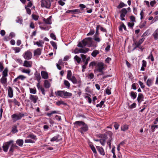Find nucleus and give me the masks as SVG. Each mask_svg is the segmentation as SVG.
Masks as SVG:
<instances>
[{
    "mask_svg": "<svg viewBox=\"0 0 158 158\" xmlns=\"http://www.w3.org/2000/svg\"><path fill=\"white\" fill-rule=\"evenodd\" d=\"M67 79L70 81L74 84L80 85L81 81L80 79L77 80L73 75H72V73L70 70H68L67 71Z\"/></svg>",
    "mask_w": 158,
    "mask_h": 158,
    "instance_id": "nucleus-1",
    "label": "nucleus"
},
{
    "mask_svg": "<svg viewBox=\"0 0 158 158\" xmlns=\"http://www.w3.org/2000/svg\"><path fill=\"white\" fill-rule=\"evenodd\" d=\"M92 44V39L90 37H88L83 40L81 42H79L77 46L81 48H83V46H85L90 47Z\"/></svg>",
    "mask_w": 158,
    "mask_h": 158,
    "instance_id": "nucleus-2",
    "label": "nucleus"
},
{
    "mask_svg": "<svg viewBox=\"0 0 158 158\" xmlns=\"http://www.w3.org/2000/svg\"><path fill=\"white\" fill-rule=\"evenodd\" d=\"M52 0H41V6L46 8H49Z\"/></svg>",
    "mask_w": 158,
    "mask_h": 158,
    "instance_id": "nucleus-3",
    "label": "nucleus"
},
{
    "mask_svg": "<svg viewBox=\"0 0 158 158\" xmlns=\"http://www.w3.org/2000/svg\"><path fill=\"white\" fill-rule=\"evenodd\" d=\"M97 70L99 72L101 73V74H98V76L104 74L103 70L104 69V64L102 62H99L97 64Z\"/></svg>",
    "mask_w": 158,
    "mask_h": 158,
    "instance_id": "nucleus-4",
    "label": "nucleus"
},
{
    "mask_svg": "<svg viewBox=\"0 0 158 158\" xmlns=\"http://www.w3.org/2000/svg\"><path fill=\"white\" fill-rule=\"evenodd\" d=\"M23 56L25 59L30 60L31 59L32 57V53L29 50H28L24 53Z\"/></svg>",
    "mask_w": 158,
    "mask_h": 158,
    "instance_id": "nucleus-5",
    "label": "nucleus"
},
{
    "mask_svg": "<svg viewBox=\"0 0 158 158\" xmlns=\"http://www.w3.org/2000/svg\"><path fill=\"white\" fill-rule=\"evenodd\" d=\"M24 136L27 138H30L35 141H36L37 139V138L36 137V136L32 133H27L24 135Z\"/></svg>",
    "mask_w": 158,
    "mask_h": 158,
    "instance_id": "nucleus-6",
    "label": "nucleus"
},
{
    "mask_svg": "<svg viewBox=\"0 0 158 158\" xmlns=\"http://www.w3.org/2000/svg\"><path fill=\"white\" fill-rule=\"evenodd\" d=\"M29 99L31 102H33L34 103H35L38 99V98L37 95L30 94L29 96Z\"/></svg>",
    "mask_w": 158,
    "mask_h": 158,
    "instance_id": "nucleus-7",
    "label": "nucleus"
},
{
    "mask_svg": "<svg viewBox=\"0 0 158 158\" xmlns=\"http://www.w3.org/2000/svg\"><path fill=\"white\" fill-rule=\"evenodd\" d=\"M10 145V141L4 143L2 148L3 150L5 152H7V151Z\"/></svg>",
    "mask_w": 158,
    "mask_h": 158,
    "instance_id": "nucleus-8",
    "label": "nucleus"
},
{
    "mask_svg": "<svg viewBox=\"0 0 158 158\" xmlns=\"http://www.w3.org/2000/svg\"><path fill=\"white\" fill-rule=\"evenodd\" d=\"M84 123H85L82 121H77L74 123V124L75 125V127L77 128L79 127H81Z\"/></svg>",
    "mask_w": 158,
    "mask_h": 158,
    "instance_id": "nucleus-9",
    "label": "nucleus"
},
{
    "mask_svg": "<svg viewBox=\"0 0 158 158\" xmlns=\"http://www.w3.org/2000/svg\"><path fill=\"white\" fill-rule=\"evenodd\" d=\"M81 130L80 132L82 134L84 132L87 131L88 130V127L87 125L85 123L81 127Z\"/></svg>",
    "mask_w": 158,
    "mask_h": 158,
    "instance_id": "nucleus-10",
    "label": "nucleus"
},
{
    "mask_svg": "<svg viewBox=\"0 0 158 158\" xmlns=\"http://www.w3.org/2000/svg\"><path fill=\"white\" fill-rule=\"evenodd\" d=\"M41 75L44 79H47L48 78V73L45 71H42L41 72Z\"/></svg>",
    "mask_w": 158,
    "mask_h": 158,
    "instance_id": "nucleus-11",
    "label": "nucleus"
},
{
    "mask_svg": "<svg viewBox=\"0 0 158 158\" xmlns=\"http://www.w3.org/2000/svg\"><path fill=\"white\" fill-rule=\"evenodd\" d=\"M12 120L14 122L18 120L21 118V117L19 115L14 114L11 116Z\"/></svg>",
    "mask_w": 158,
    "mask_h": 158,
    "instance_id": "nucleus-12",
    "label": "nucleus"
},
{
    "mask_svg": "<svg viewBox=\"0 0 158 158\" xmlns=\"http://www.w3.org/2000/svg\"><path fill=\"white\" fill-rule=\"evenodd\" d=\"M96 148L101 155L104 156L105 155L104 150L102 147L99 146H96Z\"/></svg>",
    "mask_w": 158,
    "mask_h": 158,
    "instance_id": "nucleus-13",
    "label": "nucleus"
},
{
    "mask_svg": "<svg viewBox=\"0 0 158 158\" xmlns=\"http://www.w3.org/2000/svg\"><path fill=\"white\" fill-rule=\"evenodd\" d=\"M32 63L31 61L25 60L24 61L23 66L26 67H31Z\"/></svg>",
    "mask_w": 158,
    "mask_h": 158,
    "instance_id": "nucleus-14",
    "label": "nucleus"
},
{
    "mask_svg": "<svg viewBox=\"0 0 158 158\" xmlns=\"http://www.w3.org/2000/svg\"><path fill=\"white\" fill-rule=\"evenodd\" d=\"M41 50L40 48H37L34 51V54L35 56H39L41 55Z\"/></svg>",
    "mask_w": 158,
    "mask_h": 158,
    "instance_id": "nucleus-15",
    "label": "nucleus"
},
{
    "mask_svg": "<svg viewBox=\"0 0 158 158\" xmlns=\"http://www.w3.org/2000/svg\"><path fill=\"white\" fill-rule=\"evenodd\" d=\"M44 43V42L42 40H39L38 41H37L35 43L34 42V45L36 44L38 47L43 46V44Z\"/></svg>",
    "mask_w": 158,
    "mask_h": 158,
    "instance_id": "nucleus-16",
    "label": "nucleus"
},
{
    "mask_svg": "<svg viewBox=\"0 0 158 158\" xmlns=\"http://www.w3.org/2000/svg\"><path fill=\"white\" fill-rule=\"evenodd\" d=\"M64 91H57L56 93V95L62 98H64Z\"/></svg>",
    "mask_w": 158,
    "mask_h": 158,
    "instance_id": "nucleus-17",
    "label": "nucleus"
},
{
    "mask_svg": "<svg viewBox=\"0 0 158 158\" xmlns=\"http://www.w3.org/2000/svg\"><path fill=\"white\" fill-rule=\"evenodd\" d=\"M52 16H49L48 18L46 19H44V21L45 23L48 24H52L51 21Z\"/></svg>",
    "mask_w": 158,
    "mask_h": 158,
    "instance_id": "nucleus-18",
    "label": "nucleus"
},
{
    "mask_svg": "<svg viewBox=\"0 0 158 158\" xmlns=\"http://www.w3.org/2000/svg\"><path fill=\"white\" fill-rule=\"evenodd\" d=\"M143 97L141 94H139L137 98V100L138 102L140 103L143 100Z\"/></svg>",
    "mask_w": 158,
    "mask_h": 158,
    "instance_id": "nucleus-19",
    "label": "nucleus"
},
{
    "mask_svg": "<svg viewBox=\"0 0 158 158\" xmlns=\"http://www.w3.org/2000/svg\"><path fill=\"white\" fill-rule=\"evenodd\" d=\"M155 40H157L158 39V28L156 29L152 34Z\"/></svg>",
    "mask_w": 158,
    "mask_h": 158,
    "instance_id": "nucleus-20",
    "label": "nucleus"
},
{
    "mask_svg": "<svg viewBox=\"0 0 158 158\" xmlns=\"http://www.w3.org/2000/svg\"><path fill=\"white\" fill-rule=\"evenodd\" d=\"M44 87L46 88H48L50 86V84L48 80H45L44 81Z\"/></svg>",
    "mask_w": 158,
    "mask_h": 158,
    "instance_id": "nucleus-21",
    "label": "nucleus"
},
{
    "mask_svg": "<svg viewBox=\"0 0 158 158\" xmlns=\"http://www.w3.org/2000/svg\"><path fill=\"white\" fill-rule=\"evenodd\" d=\"M89 49L87 48H80V53H86L89 51Z\"/></svg>",
    "mask_w": 158,
    "mask_h": 158,
    "instance_id": "nucleus-22",
    "label": "nucleus"
},
{
    "mask_svg": "<svg viewBox=\"0 0 158 158\" xmlns=\"http://www.w3.org/2000/svg\"><path fill=\"white\" fill-rule=\"evenodd\" d=\"M16 21L17 23H19L20 24H22L23 22V19L21 17L18 16L17 17Z\"/></svg>",
    "mask_w": 158,
    "mask_h": 158,
    "instance_id": "nucleus-23",
    "label": "nucleus"
},
{
    "mask_svg": "<svg viewBox=\"0 0 158 158\" xmlns=\"http://www.w3.org/2000/svg\"><path fill=\"white\" fill-rule=\"evenodd\" d=\"M12 49L14 51L15 53L19 52L21 50V49L18 47H13L12 48Z\"/></svg>",
    "mask_w": 158,
    "mask_h": 158,
    "instance_id": "nucleus-24",
    "label": "nucleus"
},
{
    "mask_svg": "<svg viewBox=\"0 0 158 158\" xmlns=\"http://www.w3.org/2000/svg\"><path fill=\"white\" fill-rule=\"evenodd\" d=\"M29 89L31 94H35L36 93L37 91L35 88L34 87L33 88H29Z\"/></svg>",
    "mask_w": 158,
    "mask_h": 158,
    "instance_id": "nucleus-25",
    "label": "nucleus"
},
{
    "mask_svg": "<svg viewBox=\"0 0 158 158\" xmlns=\"http://www.w3.org/2000/svg\"><path fill=\"white\" fill-rule=\"evenodd\" d=\"M16 143L20 146H22L23 143V139H19L16 141Z\"/></svg>",
    "mask_w": 158,
    "mask_h": 158,
    "instance_id": "nucleus-26",
    "label": "nucleus"
},
{
    "mask_svg": "<svg viewBox=\"0 0 158 158\" xmlns=\"http://www.w3.org/2000/svg\"><path fill=\"white\" fill-rule=\"evenodd\" d=\"M94 39L97 42H99L101 40L100 38L96 34L94 35Z\"/></svg>",
    "mask_w": 158,
    "mask_h": 158,
    "instance_id": "nucleus-27",
    "label": "nucleus"
},
{
    "mask_svg": "<svg viewBox=\"0 0 158 158\" xmlns=\"http://www.w3.org/2000/svg\"><path fill=\"white\" fill-rule=\"evenodd\" d=\"M130 95L133 99H135L136 97V93L133 91L130 92Z\"/></svg>",
    "mask_w": 158,
    "mask_h": 158,
    "instance_id": "nucleus-28",
    "label": "nucleus"
},
{
    "mask_svg": "<svg viewBox=\"0 0 158 158\" xmlns=\"http://www.w3.org/2000/svg\"><path fill=\"white\" fill-rule=\"evenodd\" d=\"M64 98H68L71 96L72 95V93L69 92H68L64 91Z\"/></svg>",
    "mask_w": 158,
    "mask_h": 158,
    "instance_id": "nucleus-29",
    "label": "nucleus"
},
{
    "mask_svg": "<svg viewBox=\"0 0 158 158\" xmlns=\"http://www.w3.org/2000/svg\"><path fill=\"white\" fill-rule=\"evenodd\" d=\"M59 137V135H57L54 136V137L52 138L51 139V141H58L59 140V139H58Z\"/></svg>",
    "mask_w": 158,
    "mask_h": 158,
    "instance_id": "nucleus-30",
    "label": "nucleus"
},
{
    "mask_svg": "<svg viewBox=\"0 0 158 158\" xmlns=\"http://www.w3.org/2000/svg\"><path fill=\"white\" fill-rule=\"evenodd\" d=\"M18 130L17 129V127L16 126H14L12 127L11 132L13 133H15L17 132Z\"/></svg>",
    "mask_w": 158,
    "mask_h": 158,
    "instance_id": "nucleus-31",
    "label": "nucleus"
},
{
    "mask_svg": "<svg viewBox=\"0 0 158 158\" xmlns=\"http://www.w3.org/2000/svg\"><path fill=\"white\" fill-rule=\"evenodd\" d=\"M99 52L97 50H95L94 51L92 52V54H91V55L94 57H95L96 56H97V54H99Z\"/></svg>",
    "mask_w": 158,
    "mask_h": 158,
    "instance_id": "nucleus-32",
    "label": "nucleus"
},
{
    "mask_svg": "<svg viewBox=\"0 0 158 158\" xmlns=\"http://www.w3.org/2000/svg\"><path fill=\"white\" fill-rule=\"evenodd\" d=\"M128 126L127 125L124 124L121 127V130L123 131H125L128 129Z\"/></svg>",
    "mask_w": 158,
    "mask_h": 158,
    "instance_id": "nucleus-33",
    "label": "nucleus"
},
{
    "mask_svg": "<svg viewBox=\"0 0 158 158\" xmlns=\"http://www.w3.org/2000/svg\"><path fill=\"white\" fill-rule=\"evenodd\" d=\"M8 69L6 68L2 72V77H6L7 76Z\"/></svg>",
    "mask_w": 158,
    "mask_h": 158,
    "instance_id": "nucleus-34",
    "label": "nucleus"
},
{
    "mask_svg": "<svg viewBox=\"0 0 158 158\" xmlns=\"http://www.w3.org/2000/svg\"><path fill=\"white\" fill-rule=\"evenodd\" d=\"M127 5L126 4H125L123 2H120L119 5L118 6L117 8L118 9L121 8L124 6H127Z\"/></svg>",
    "mask_w": 158,
    "mask_h": 158,
    "instance_id": "nucleus-35",
    "label": "nucleus"
},
{
    "mask_svg": "<svg viewBox=\"0 0 158 158\" xmlns=\"http://www.w3.org/2000/svg\"><path fill=\"white\" fill-rule=\"evenodd\" d=\"M89 146L93 153L94 154H97V152L94 146L93 145L91 144H90Z\"/></svg>",
    "mask_w": 158,
    "mask_h": 158,
    "instance_id": "nucleus-36",
    "label": "nucleus"
},
{
    "mask_svg": "<svg viewBox=\"0 0 158 158\" xmlns=\"http://www.w3.org/2000/svg\"><path fill=\"white\" fill-rule=\"evenodd\" d=\"M10 102H13L15 105H17L18 106H19L20 105V103L15 99L10 100Z\"/></svg>",
    "mask_w": 158,
    "mask_h": 158,
    "instance_id": "nucleus-37",
    "label": "nucleus"
},
{
    "mask_svg": "<svg viewBox=\"0 0 158 158\" xmlns=\"http://www.w3.org/2000/svg\"><path fill=\"white\" fill-rule=\"evenodd\" d=\"M0 81L2 84H5L6 81V77H2L0 79Z\"/></svg>",
    "mask_w": 158,
    "mask_h": 158,
    "instance_id": "nucleus-38",
    "label": "nucleus"
},
{
    "mask_svg": "<svg viewBox=\"0 0 158 158\" xmlns=\"http://www.w3.org/2000/svg\"><path fill=\"white\" fill-rule=\"evenodd\" d=\"M64 84L68 88L70 87V84L67 80H64Z\"/></svg>",
    "mask_w": 158,
    "mask_h": 158,
    "instance_id": "nucleus-39",
    "label": "nucleus"
},
{
    "mask_svg": "<svg viewBox=\"0 0 158 158\" xmlns=\"http://www.w3.org/2000/svg\"><path fill=\"white\" fill-rule=\"evenodd\" d=\"M50 43L52 46L53 47L54 49L56 50L57 49V45L56 43L54 41H52L50 42Z\"/></svg>",
    "mask_w": 158,
    "mask_h": 158,
    "instance_id": "nucleus-40",
    "label": "nucleus"
},
{
    "mask_svg": "<svg viewBox=\"0 0 158 158\" xmlns=\"http://www.w3.org/2000/svg\"><path fill=\"white\" fill-rule=\"evenodd\" d=\"M69 11H72V13L79 14L80 13V11L79 9H75L73 10H70Z\"/></svg>",
    "mask_w": 158,
    "mask_h": 158,
    "instance_id": "nucleus-41",
    "label": "nucleus"
},
{
    "mask_svg": "<svg viewBox=\"0 0 158 158\" xmlns=\"http://www.w3.org/2000/svg\"><path fill=\"white\" fill-rule=\"evenodd\" d=\"M56 104L58 106H60V105L61 104L65 105L66 104V103L62 101H59L56 102Z\"/></svg>",
    "mask_w": 158,
    "mask_h": 158,
    "instance_id": "nucleus-42",
    "label": "nucleus"
},
{
    "mask_svg": "<svg viewBox=\"0 0 158 158\" xmlns=\"http://www.w3.org/2000/svg\"><path fill=\"white\" fill-rule=\"evenodd\" d=\"M74 59L78 63H79L81 60V58L77 55L74 56Z\"/></svg>",
    "mask_w": 158,
    "mask_h": 158,
    "instance_id": "nucleus-43",
    "label": "nucleus"
},
{
    "mask_svg": "<svg viewBox=\"0 0 158 158\" xmlns=\"http://www.w3.org/2000/svg\"><path fill=\"white\" fill-rule=\"evenodd\" d=\"M127 12V10L126 8H123L120 11V13L122 14L126 15Z\"/></svg>",
    "mask_w": 158,
    "mask_h": 158,
    "instance_id": "nucleus-44",
    "label": "nucleus"
},
{
    "mask_svg": "<svg viewBox=\"0 0 158 158\" xmlns=\"http://www.w3.org/2000/svg\"><path fill=\"white\" fill-rule=\"evenodd\" d=\"M152 81L149 79H148L147 81V84L148 86L149 87L150 86L152 85Z\"/></svg>",
    "mask_w": 158,
    "mask_h": 158,
    "instance_id": "nucleus-45",
    "label": "nucleus"
},
{
    "mask_svg": "<svg viewBox=\"0 0 158 158\" xmlns=\"http://www.w3.org/2000/svg\"><path fill=\"white\" fill-rule=\"evenodd\" d=\"M25 143H33L35 142L34 140H33L31 139H26L25 140Z\"/></svg>",
    "mask_w": 158,
    "mask_h": 158,
    "instance_id": "nucleus-46",
    "label": "nucleus"
},
{
    "mask_svg": "<svg viewBox=\"0 0 158 158\" xmlns=\"http://www.w3.org/2000/svg\"><path fill=\"white\" fill-rule=\"evenodd\" d=\"M94 74L93 73H89L87 75V77L88 79H92L94 77Z\"/></svg>",
    "mask_w": 158,
    "mask_h": 158,
    "instance_id": "nucleus-47",
    "label": "nucleus"
},
{
    "mask_svg": "<svg viewBox=\"0 0 158 158\" xmlns=\"http://www.w3.org/2000/svg\"><path fill=\"white\" fill-rule=\"evenodd\" d=\"M146 24V22L144 21L140 23L139 27L140 28H142L144 27Z\"/></svg>",
    "mask_w": 158,
    "mask_h": 158,
    "instance_id": "nucleus-48",
    "label": "nucleus"
},
{
    "mask_svg": "<svg viewBox=\"0 0 158 158\" xmlns=\"http://www.w3.org/2000/svg\"><path fill=\"white\" fill-rule=\"evenodd\" d=\"M22 72L23 73H27L29 74L30 73L31 71L30 69H23L22 70Z\"/></svg>",
    "mask_w": 158,
    "mask_h": 158,
    "instance_id": "nucleus-49",
    "label": "nucleus"
},
{
    "mask_svg": "<svg viewBox=\"0 0 158 158\" xmlns=\"http://www.w3.org/2000/svg\"><path fill=\"white\" fill-rule=\"evenodd\" d=\"M73 53L75 54H78L80 53V49H78L77 48H76L74 50L73 52H72Z\"/></svg>",
    "mask_w": 158,
    "mask_h": 158,
    "instance_id": "nucleus-50",
    "label": "nucleus"
},
{
    "mask_svg": "<svg viewBox=\"0 0 158 158\" xmlns=\"http://www.w3.org/2000/svg\"><path fill=\"white\" fill-rule=\"evenodd\" d=\"M81 58L82 59L83 61H85V60L87 58V57L86 55H85L84 54H81Z\"/></svg>",
    "mask_w": 158,
    "mask_h": 158,
    "instance_id": "nucleus-51",
    "label": "nucleus"
},
{
    "mask_svg": "<svg viewBox=\"0 0 158 158\" xmlns=\"http://www.w3.org/2000/svg\"><path fill=\"white\" fill-rule=\"evenodd\" d=\"M35 77L36 78V79L37 80V81L38 82H40V81L41 78L40 74H37L35 76Z\"/></svg>",
    "mask_w": 158,
    "mask_h": 158,
    "instance_id": "nucleus-52",
    "label": "nucleus"
},
{
    "mask_svg": "<svg viewBox=\"0 0 158 158\" xmlns=\"http://www.w3.org/2000/svg\"><path fill=\"white\" fill-rule=\"evenodd\" d=\"M65 1L66 0H59L58 1V3L60 5H61L62 6H63L65 4V3L63 1Z\"/></svg>",
    "mask_w": 158,
    "mask_h": 158,
    "instance_id": "nucleus-53",
    "label": "nucleus"
},
{
    "mask_svg": "<svg viewBox=\"0 0 158 158\" xmlns=\"http://www.w3.org/2000/svg\"><path fill=\"white\" fill-rule=\"evenodd\" d=\"M94 33V30H90V32L87 34V36L89 35H93Z\"/></svg>",
    "mask_w": 158,
    "mask_h": 158,
    "instance_id": "nucleus-54",
    "label": "nucleus"
},
{
    "mask_svg": "<svg viewBox=\"0 0 158 158\" xmlns=\"http://www.w3.org/2000/svg\"><path fill=\"white\" fill-rule=\"evenodd\" d=\"M18 78L19 79H21V80H23L26 78V77H25L23 75H20L18 77Z\"/></svg>",
    "mask_w": 158,
    "mask_h": 158,
    "instance_id": "nucleus-55",
    "label": "nucleus"
},
{
    "mask_svg": "<svg viewBox=\"0 0 158 158\" xmlns=\"http://www.w3.org/2000/svg\"><path fill=\"white\" fill-rule=\"evenodd\" d=\"M25 9L26 10V11H27V13L29 15H30L31 14V9H29V8H27V7L26 6H25Z\"/></svg>",
    "mask_w": 158,
    "mask_h": 158,
    "instance_id": "nucleus-56",
    "label": "nucleus"
},
{
    "mask_svg": "<svg viewBox=\"0 0 158 158\" xmlns=\"http://www.w3.org/2000/svg\"><path fill=\"white\" fill-rule=\"evenodd\" d=\"M158 128V125H153L152 126H151V128L152 129V131H155V129L156 128Z\"/></svg>",
    "mask_w": 158,
    "mask_h": 158,
    "instance_id": "nucleus-57",
    "label": "nucleus"
},
{
    "mask_svg": "<svg viewBox=\"0 0 158 158\" xmlns=\"http://www.w3.org/2000/svg\"><path fill=\"white\" fill-rule=\"evenodd\" d=\"M125 15L122 14L121 13L120 17V19L121 20L123 21V20H125V19L124 18V17H125Z\"/></svg>",
    "mask_w": 158,
    "mask_h": 158,
    "instance_id": "nucleus-58",
    "label": "nucleus"
},
{
    "mask_svg": "<svg viewBox=\"0 0 158 158\" xmlns=\"http://www.w3.org/2000/svg\"><path fill=\"white\" fill-rule=\"evenodd\" d=\"M99 141L101 143V144L103 145L104 146L105 145V139H101L99 140Z\"/></svg>",
    "mask_w": 158,
    "mask_h": 158,
    "instance_id": "nucleus-59",
    "label": "nucleus"
},
{
    "mask_svg": "<svg viewBox=\"0 0 158 158\" xmlns=\"http://www.w3.org/2000/svg\"><path fill=\"white\" fill-rule=\"evenodd\" d=\"M32 16L33 19L35 20H37L38 19V16L37 15H32Z\"/></svg>",
    "mask_w": 158,
    "mask_h": 158,
    "instance_id": "nucleus-60",
    "label": "nucleus"
},
{
    "mask_svg": "<svg viewBox=\"0 0 158 158\" xmlns=\"http://www.w3.org/2000/svg\"><path fill=\"white\" fill-rule=\"evenodd\" d=\"M148 57V58L150 59L152 61H153L154 60V59L152 53H151L150 55Z\"/></svg>",
    "mask_w": 158,
    "mask_h": 158,
    "instance_id": "nucleus-61",
    "label": "nucleus"
},
{
    "mask_svg": "<svg viewBox=\"0 0 158 158\" xmlns=\"http://www.w3.org/2000/svg\"><path fill=\"white\" fill-rule=\"evenodd\" d=\"M50 36L51 37L52 39H53L54 40H56V37L55 35L53 33H51L50 34Z\"/></svg>",
    "mask_w": 158,
    "mask_h": 158,
    "instance_id": "nucleus-62",
    "label": "nucleus"
},
{
    "mask_svg": "<svg viewBox=\"0 0 158 158\" xmlns=\"http://www.w3.org/2000/svg\"><path fill=\"white\" fill-rule=\"evenodd\" d=\"M139 83L141 88H144L145 86L144 85V84L143 82H142L141 81H139Z\"/></svg>",
    "mask_w": 158,
    "mask_h": 158,
    "instance_id": "nucleus-63",
    "label": "nucleus"
},
{
    "mask_svg": "<svg viewBox=\"0 0 158 158\" xmlns=\"http://www.w3.org/2000/svg\"><path fill=\"white\" fill-rule=\"evenodd\" d=\"M130 19L131 20V21L132 22H135V17L133 16H131L130 17Z\"/></svg>",
    "mask_w": 158,
    "mask_h": 158,
    "instance_id": "nucleus-64",
    "label": "nucleus"
}]
</instances>
